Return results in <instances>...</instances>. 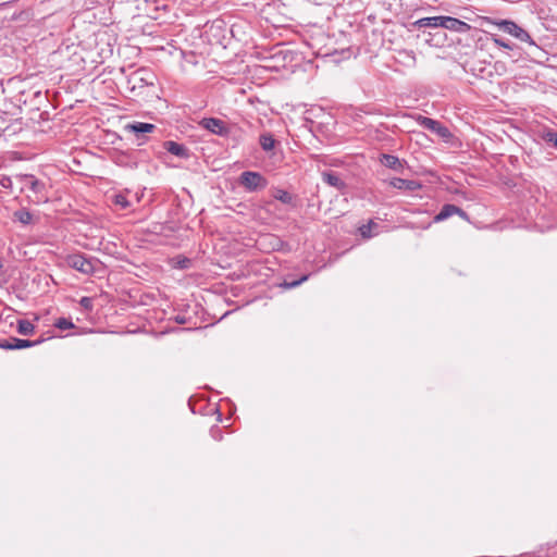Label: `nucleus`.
<instances>
[{"mask_svg": "<svg viewBox=\"0 0 557 557\" xmlns=\"http://www.w3.org/2000/svg\"><path fill=\"white\" fill-rule=\"evenodd\" d=\"M175 321L178 323V324H185L186 323V318L183 317V315H176L175 317Z\"/></svg>", "mask_w": 557, "mask_h": 557, "instance_id": "c756f323", "label": "nucleus"}, {"mask_svg": "<svg viewBox=\"0 0 557 557\" xmlns=\"http://www.w3.org/2000/svg\"><path fill=\"white\" fill-rule=\"evenodd\" d=\"M65 263L85 275H91L96 272L100 261L97 258H87L84 253L76 252L67 255L65 257Z\"/></svg>", "mask_w": 557, "mask_h": 557, "instance_id": "f03ea898", "label": "nucleus"}, {"mask_svg": "<svg viewBox=\"0 0 557 557\" xmlns=\"http://www.w3.org/2000/svg\"><path fill=\"white\" fill-rule=\"evenodd\" d=\"M259 144L263 151L270 152L275 148L277 140L271 133H263L259 137Z\"/></svg>", "mask_w": 557, "mask_h": 557, "instance_id": "dca6fc26", "label": "nucleus"}, {"mask_svg": "<svg viewBox=\"0 0 557 557\" xmlns=\"http://www.w3.org/2000/svg\"><path fill=\"white\" fill-rule=\"evenodd\" d=\"M381 163L392 170L399 171L403 169L400 160L393 154L383 153L380 159Z\"/></svg>", "mask_w": 557, "mask_h": 557, "instance_id": "2eb2a0df", "label": "nucleus"}, {"mask_svg": "<svg viewBox=\"0 0 557 557\" xmlns=\"http://www.w3.org/2000/svg\"><path fill=\"white\" fill-rule=\"evenodd\" d=\"M502 30L512 35L521 41H528L534 49L540 50V48L532 40L531 36L527 30L518 26L515 22L508 20H502L495 23Z\"/></svg>", "mask_w": 557, "mask_h": 557, "instance_id": "20e7f679", "label": "nucleus"}, {"mask_svg": "<svg viewBox=\"0 0 557 557\" xmlns=\"http://www.w3.org/2000/svg\"><path fill=\"white\" fill-rule=\"evenodd\" d=\"M273 197L283 203H292L293 201V196L284 189H275Z\"/></svg>", "mask_w": 557, "mask_h": 557, "instance_id": "aec40b11", "label": "nucleus"}, {"mask_svg": "<svg viewBox=\"0 0 557 557\" xmlns=\"http://www.w3.org/2000/svg\"><path fill=\"white\" fill-rule=\"evenodd\" d=\"M417 122L419 123L420 126L435 133L443 139L448 140L453 136L450 131L446 126L431 117L418 115Z\"/></svg>", "mask_w": 557, "mask_h": 557, "instance_id": "39448f33", "label": "nucleus"}, {"mask_svg": "<svg viewBox=\"0 0 557 557\" xmlns=\"http://www.w3.org/2000/svg\"><path fill=\"white\" fill-rule=\"evenodd\" d=\"M163 146L168 152H170L176 157H180L183 159H187L189 157L188 149L182 144H178L173 140H168V141H164Z\"/></svg>", "mask_w": 557, "mask_h": 557, "instance_id": "ddd939ff", "label": "nucleus"}, {"mask_svg": "<svg viewBox=\"0 0 557 557\" xmlns=\"http://www.w3.org/2000/svg\"><path fill=\"white\" fill-rule=\"evenodd\" d=\"M443 16H430L418 20L414 25L418 27H442Z\"/></svg>", "mask_w": 557, "mask_h": 557, "instance_id": "f3484780", "label": "nucleus"}, {"mask_svg": "<svg viewBox=\"0 0 557 557\" xmlns=\"http://www.w3.org/2000/svg\"><path fill=\"white\" fill-rule=\"evenodd\" d=\"M114 203L116 206H120L122 209H126L129 207V202H128L127 198L121 194L114 196Z\"/></svg>", "mask_w": 557, "mask_h": 557, "instance_id": "b1692460", "label": "nucleus"}, {"mask_svg": "<svg viewBox=\"0 0 557 557\" xmlns=\"http://www.w3.org/2000/svg\"><path fill=\"white\" fill-rule=\"evenodd\" d=\"M442 27L460 34L468 33L471 29L468 23L451 16H443Z\"/></svg>", "mask_w": 557, "mask_h": 557, "instance_id": "9d476101", "label": "nucleus"}, {"mask_svg": "<svg viewBox=\"0 0 557 557\" xmlns=\"http://www.w3.org/2000/svg\"><path fill=\"white\" fill-rule=\"evenodd\" d=\"M493 41L498 47H503V48H506V49H512V47L508 42L504 41L502 38L494 37Z\"/></svg>", "mask_w": 557, "mask_h": 557, "instance_id": "cd10ccee", "label": "nucleus"}, {"mask_svg": "<svg viewBox=\"0 0 557 557\" xmlns=\"http://www.w3.org/2000/svg\"><path fill=\"white\" fill-rule=\"evenodd\" d=\"M14 223H20L23 226H29L38 222L39 218L33 214L27 208L22 207L15 210L11 216Z\"/></svg>", "mask_w": 557, "mask_h": 557, "instance_id": "1a4fd4ad", "label": "nucleus"}, {"mask_svg": "<svg viewBox=\"0 0 557 557\" xmlns=\"http://www.w3.org/2000/svg\"><path fill=\"white\" fill-rule=\"evenodd\" d=\"M79 305L87 311H91L94 308V302L90 297H82L79 300Z\"/></svg>", "mask_w": 557, "mask_h": 557, "instance_id": "a878e982", "label": "nucleus"}, {"mask_svg": "<svg viewBox=\"0 0 557 557\" xmlns=\"http://www.w3.org/2000/svg\"><path fill=\"white\" fill-rule=\"evenodd\" d=\"M35 331V325L28 320L17 321V332L22 335H30Z\"/></svg>", "mask_w": 557, "mask_h": 557, "instance_id": "6ab92c4d", "label": "nucleus"}, {"mask_svg": "<svg viewBox=\"0 0 557 557\" xmlns=\"http://www.w3.org/2000/svg\"><path fill=\"white\" fill-rule=\"evenodd\" d=\"M322 181L337 190H343L346 187V184L339 174L334 171L322 172Z\"/></svg>", "mask_w": 557, "mask_h": 557, "instance_id": "f8f14e48", "label": "nucleus"}, {"mask_svg": "<svg viewBox=\"0 0 557 557\" xmlns=\"http://www.w3.org/2000/svg\"><path fill=\"white\" fill-rule=\"evenodd\" d=\"M22 185V190H27V198L35 205L46 203L50 198V185L46 180H40L33 174H18L15 176Z\"/></svg>", "mask_w": 557, "mask_h": 557, "instance_id": "f257e3e1", "label": "nucleus"}, {"mask_svg": "<svg viewBox=\"0 0 557 557\" xmlns=\"http://www.w3.org/2000/svg\"><path fill=\"white\" fill-rule=\"evenodd\" d=\"M239 184L248 191H257L268 186L267 178L259 172L245 171L239 176Z\"/></svg>", "mask_w": 557, "mask_h": 557, "instance_id": "7ed1b4c3", "label": "nucleus"}, {"mask_svg": "<svg viewBox=\"0 0 557 557\" xmlns=\"http://www.w3.org/2000/svg\"><path fill=\"white\" fill-rule=\"evenodd\" d=\"M2 267H3V263H2V261L0 260V269H2Z\"/></svg>", "mask_w": 557, "mask_h": 557, "instance_id": "2f4dec72", "label": "nucleus"}, {"mask_svg": "<svg viewBox=\"0 0 557 557\" xmlns=\"http://www.w3.org/2000/svg\"><path fill=\"white\" fill-rule=\"evenodd\" d=\"M172 263L174 268L184 270L189 268L191 261L184 256H176L172 259Z\"/></svg>", "mask_w": 557, "mask_h": 557, "instance_id": "412c9836", "label": "nucleus"}, {"mask_svg": "<svg viewBox=\"0 0 557 557\" xmlns=\"http://www.w3.org/2000/svg\"><path fill=\"white\" fill-rule=\"evenodd\" d=\"M45 339L40 338L37 341L21 339L17 337H10L8 339H0V348L4 350L24 349L37 346Z\"/></svg>", "mask_w": 557, "mask_h": 557, "instance_id": "0eeeda50", "label": "nucleus"}, {"mask_svg": "<svg viewBox=\"0 0 557 557\" xmlns=\"http://www.w3.org/2000/svg\"><path fill=\"white\" fill-rule=\"evenodd\" d=\"M199 125L211 132L212 134L227 137L231 133L230 127L226 125V123L218 117H203L200 120Z\"/></svg>", "mask_w": 557, "mask_h": 557, "instance_id": "423d86ee", "label": "nucleus"}, {"mask_svg": "<svg viewBox=\"0 0 557 557\" xmlns=\"http://www.w3.org/2000/svg\"><path fill=\"white\" fill-rule=\"evenodd\" d=\"M54 326L59 330L65 331V330H70V329L74 327V324L71 320H69L66 318H59L55 321Z\"/></svg>", "mask_w": 557, "mask_h": 557, "instance_id": "5701e85b", "label": "nucleus"}, {"mask_svg": "<svg viewBox=\"0 0 557 557\" xmlns=\"http://www.w3.org/2000/svg\"><path fill=\"white\" fill-rule=\"evenodd\" d=\"M0 185L3 188H11L12 187V180H11V177H9L7 175L0 176Z\"/></svg>", "mask_w": 557, "mask_h": 557, "instance_id": "bb28decb", "label": "nucleus"}, {"mask_svg": "<svg viewBox=\"0 0 557 557\" xmlns=\"http://www.w3.org/2000/svg\"><path fill=\"white\" fill-rule=\"evenodd\" d=\"M408 57H410L413 61L416 60L413 52H406Z\"/></svg>", "mask_w": 557, "mask_h": 557, "instance_id": "7c9ffc66", "label": "nucleus"}, {"mask_svg": "<svg viewBox=\"0 0 557 557\" xmlns=\"http://www.w3.org/2000/svg\"><path fill=\"white\" fill-rule=\"evenodd\" d=\"M143 74H146V70L140 69L132 75V78L129 79V82L132 79L135 82V85L133 86V88L136 87V83H139V85H138L139 87L153 85V83L151 81H149V78L144 76Z\"/></svg>", "mask_w": 557, "mask_h": 557, "instance_id": "a211bd4d", "label": "nucleus"}, {"mask_svg": "<svg viewBox=\"0 0 557 557\" xmlns=\"http://www.w3.org/2000/svg\"><path fill=\"white\" fill-rule=\"evenodd\" d=\"M125 128L139 136L146 133H152L156 129V125L151 123L134 122L132 124H127Z\"/></svg>", "mask_w": 557, "mask_h": 557, "instance_id": "4468645a", "label": "nucleus"}, {"mask_svg": "<svg viewBox=\"0 0 557 557\" xmlns=\"http://www.w3.org/2000/svg\"><path fill=\"white\" fill-rule=\"evenodd\" d=\"M544 140L557 148V132H546L543 136Z\"/></svg>", "mask_w": 557, "mask_h": 557, "instance_id": "393cba45", "label": "nucleus"}, {"mask_svg": "<svg viewBox=\"0 0 557 557\" xmlns=\"http://www.w3.org/2000/svg\"><path fill=\"white\" fill-rule=\"evenodd\" d=\"M309 274H305L302 275L299 280H295V281H284V283L281 285L282 287H284L285 289H292V288H295L297 286H299L300 284H302L304 282H306L308 278H309Z\"/></svg>", "mask_w": 557, "mask_h": 557, "instance_id": "4be33fe9", "label": "nucleus"}, {"mask_svg": "<svg viewBox=\"0 0 557 557\" xmlns=\"http://www.w3.org/2000/svg\"><path fill=\"white\" fill-rule=\"evenodd\" d=\"M371 224L372 223H369L368 225H362L360 227V233L363 237H370Z\"/></svg>", "mask_w": 557, "mask_h": 557, "instance_id": "c85d7f7f", "label": "nucleus"}, {"mask_svg": "<svg viewBox=\"0 0 557 557\" xmlns=\"http://www.w3.org/2000/svg\"><path fill=\"white\" fill-rule=\"evenodd\" d=\"M454 214L459 215L461 219L468 221L469 215L460 207L451 203H446L442 207L441 211L434 216V222L438 223L453 216Z\"/></svg>", "mask_w": 557, "mask_h": 557, "instance_id": "6e6552de", "label": "nucleus"}, {"mask_svg": "<svg viewBox=\"0 0 557 557\" xmlns=\"http://www.w3.org/2000/svg\"><path fill=\"white\" fill-rule=\"evenodd\" d=\"M389 185L396 189L414 191L422 187V185L418 181L413 180H404L399 177H394L389 181Z\"/></svg>", "mask_w": 557, "mask_h": 557, "instance_id": "9b49d317", "label": "nucleus"}]
</instances>
